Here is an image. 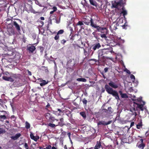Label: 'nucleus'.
I'll list each match as a JSON object with an SVG mask.
<instances>
[{
	"mask_svg": "<svg viewBox=\"0 0 149 149\" xmlns=\"http://www.w3.org/2000/svg\"><path fill=\"white\" fill-rule=\"evenodd\" d=\"M110 86L114 88H116L118 87V86L115 84L114 82L111 81L109 83V85L107 84L105 85L104 88L108 94L112 95L115 97L116 99L117 100H119L120 99L118 92L116 91L113 90Z\"/></svg>",
	"mask_w": 149,
	"mask_h": 149,
	"instance_id": "f257e3e1",
	"label": "nucleus"
},
{
	"mask_svg": "<svg viewBox=\"0 0 149 149\" xmlns=\"http://www.w3.org/2000/svg\"><path fill=\"white\" fill-rule=\"evenodd\" d=\"M99 18L97 15H95L91 17L86 16L83 19V22L86 25L90 26L93 29L96 24L95 22H99Z\"/></svg>",
	"mask_w": 149,
	"mask_h": 149,
	"instance_id": "f03ea898",
	"label": "nucleus"
},
{
	"mask_svg": "<svg viewBox=\"0 0 149 149\" xmlns=\"http://www.w3.org/2000/svg\"><path fill=\"white\" fill-rule=\"evenodd\" d=\"M93 29H96L97 31L100 32L102 33L100 35L101 38L105 39L107 38L106 35L108 33V32L106 28L101 27L96 24Z\"/></svg>",
	"mask_w": 149,
	"mask_h": 149,
	"instance_id": "7ed1b4c3",
	"label": "nucleus"
},
{
	"mask_svg": "<svg viewBox=\"0 0 149 149\" xmlns=\"http://www.w3.org/2000/svg\"><path fill=\"white\" fill-rule=\"evenodd\" d=\"M145 104V102L144 101H142V103L140 104L136 102H134V106L135 107L136 110H138V109H139L143 111L144 110L143 106Z\"/></svg>",
	"mask_w": 149,
	"mask_h": 149,
	"instance_id": "20e7f679",
	"label": "nucleus"
},
{
	"mask_svg": "<svg viewBox=\"0 0 149 149\" xmlns=\"http://www.w3.org/2000/svg\"><path fill=\"white\" fill-rule=\"evenodd\" d=\"M143 139H141L138 141L136 146L138 147L140 149H143L145 146V144L144 143Z\"/></svg>",
	"mask_w": 149,
	"mask_h": 149,
	"instance_id": "39448f33",
	"label": "nucleus"
},
{
	"mask_svg": "<svg viewBox=\"0 0 149 149\" xmlns=\"http://www.w3.org/2000/svg\"><path fill=\"white\" fill-rule=\"evenodd\" d=\"M99 2L101 4L102 2V0H96ZM90 3L91 5L97 8L98 6V5L95 0H89Z\"/></svg>",
	"mask_w": 149,
	"mask_h": 149,
	"instance_id": "423d86ee",
	"label": "nucleus"
},
{
	"mask_svg": "<svg viewBox=\"0 0 149 149\" xmlns=\"http://www.w3.org/2000/svg\"><path fill=\"white\" fill-rule=\"evenodd\" d=\"M112 122V121H109L107 122H106L104 121H101L98 122L97 123L98 125H106L109 124H110Z\"/></svg>",
	"mask_w": 149,
	"mask_h": 149,
	"instance_id": "0eeeda50",
	"label": "nucleus"
},
{
	"mask_svg": "<svg viewBox=\"0 0 149 149\" xmlns=\"http://www.w3.org/2000/svg\"><path fill=\"white\" fill-rule=\"evenodd\" d=\"M102 147V146L101 145V142L99 141H97L96 144L94 148H91L89 149H99L100 148Z\"/></svg>",
	"mask_w": 149,
	"mask_h": 149,
	"instance_id": "6e6552de",
	"label": "nucleus"
},
{
	"mask_svg": "<svg viewBox=\"0 0 149 149\" xmlns=\"http://www.w3.org/2000/svg\"><path fill=\"white\" fill-rule=\"evenodd\" d=\"M136 109L135 107H134L131 108L130 109V111L132 112L131 115H134V117L135 118L136 116L137 115L136 111Z\"/></svg>",
	"mask_w": 149,
	"mask_h": 149,
	"instance_id": "1a4fd4ad",
	"label": "nucleus"
},
{
	"mask_svg": "<svg viewBox=\"0 0 149 149\" xmlns=\"http://www.w3.org/2000/svg\"><path fill=\"white\" fill-rule=\"evenodd\" d=\"M101 47L100 44L99 43L94 44L92 45V49L94 51H95L97 49H99Z\"/></svg>",
	"mask_w": 149,
	"mask_h": 149,
	"instance_id": "9d476101",
	"label": "nucleus"
},
{
	"mask_svg": "<svg viewBox=\"0 0 149 149\" xmlns=\"http://www.w3.org/2000/svg\"><path fill=\"white\" fill-rule=\"evenodd\" d=\"M112 50H111L110 49H103L102 51V53L103 54H101V56H102L103 54H107L109 53H112V52H113Z\"/></svg>",
	"mask_w": 149,
	"mask_h": 149,
	"instance_id": "9b49d317",
	"label": "nucleus"
},
{
	"mask_svg": "<svg viewBox=\"0 0 149 149\" xmlns=\"http://www.w3.org/2000/svg\"><path fill=\"white\" fill-rule=\"evenodd\" d=\"M74 26V23L73 24H70L68 25V28L69 30L71 31V34L70 36L72 34V33L74 32L73 30V27Z\"/></svg>",
	"mask_w": 149,
	"mask_h": 149,
	"instance_id": "f8f14e48",
	"label": "nucleus"
},
{
	"mask_svg": "<svg viewBox=\"0 0 149 149\" xmlns=\"http://www.w3.org/2000/svg\"><path fill=\"white\" fill-rule=\"evenodd\" d=\"M121 97L123 98H127L128 97V96L126 93H123L121 91H119Z\"/></svg>",
	"mask_w": 149,
	"mask_h": 149,
	"instance_id": "ddd939ff",
	"label": "nucleus"
},
{
	"mask_svg": "<svg viewBox=\"0 0 149 149\" xmlns=\"http://www.w3.org/2000/svg\"><path fill=\"white\" fill-rule=\"evenodd\" d=\"M30 136L31 138L33 139L34 141H36L39 138V137L38 136H34L32 133H31L30 134Z\"/></svg>",
	"mask_w": 149,
	"mask_h": 149,
	"instance_id": "4468645a",
	"label": "nucleus"
},
{
	"mask_svg": "<svg viewBox=\"0 0 149 149\" xmlns=\"http://www.w3.org/2000/svg\"><path fill=\"white\" fill-rule=\"evenodd\" d=\"M13 24L18 31L19 32L21 30L19 26L16 22H13Z\"/></svg>",
	"mask_w": 149,
	"mask_h": 149,
	"instance_id": "2eb2a0df",
	"label": "nucleus"
},
{
	"mask_svg": "<svg viewBox=\"0 0 149 149\" xmlns=\"http://www.w3.org/2000/svg\"><path fill=\"white\" fill-rule=\"evenodd\" d=\"M136 125V128L138 129H140L141 128H142L143 125L142 120H140L139 121Z\"/></svg>",
	"mask_w": 149,
	"mask_h": 149,
	"instance_id": "dca6fc26",
	"label": "nucleus"
},
{
	"mask_svg": "<svg viewBox=\"0 0 149 149\" xmlns=\"http://www.w3.org/2000/svg\"><path fill=\"white\" fill-rule=\"evenodd\" d=\"M21 134L20 133H18L16 134L14 136H12L11 137V138L14 140H16L20 136Z\"/></svg>",
	"mask_w": 149,
	"mask_h": 149,
	"instance_id": "f3484780",
	"label": "nucleus"
},
{
	"mask_svg": "<svg viewBox=\"0 0 149 149\" xmlns=\"http://www.w3.org/2000/svg\"><path fill=\"white\" fill-rule=\"evenodd\" d=\"M28 49L31 52H32L35 50L36 47L33 46H29L28 47Z\"/></svg>",
	"mask_w": 149,
	"mask_h": 149,
	"instance_id": "a211bd4d",
	"label": "nucleus"
},
{
	"mask_svg": "<svg viewBox=\"0 0 149 149\" xmlns=\"http://www.w3.org/2000/svg\"><path fill=\"white\" fill-rule=\"evenodd\" d=\"M41 83L40 84V85L41 86H43L47 84L48 82V81H47L45 80L42 79L40 81Z\"/></svg>",
	"mask_w": 149,
	"mask_h": 149,
	"instance_id": "6ab92c4d",
	"label": "nucleus"
},
{
	"mask_svg": "<svg viewBox=\"0 0 149 149\" xmlns=\"http://www.w3.org/2000/svg\"><path fill=\"white\" fill-rule=\"evenodd\" d=\"M77 80L79 81H82L86 82V79L84 78H79L77 79Z\"/></svg>",
	"mask_w": 149,
	"mask_h": 149,
	"instance_id": "aec40b11",
	"label": "nucleus"
},
{
	"mask_svg": "<svg viewBox=\"0 0 149 149\" xmlns=\"http://www.w3.org/2000/svg\"><path fill=\"white\" fill-rule=\"evenodd\" d=\"M63 118H61L60 119V122H59L58 123V125H60V126H62L63 125Z\"/></svg>",
	"mask_w": 149,
	"mask_h": 149,
	"instance_id": "412c9836",
	"label": "nucleus"
},
{
	"mask_svg": "<svg viewBox=\"0 0 149 149\" xmlns=\"http://www.w3.org/2000/svg\"><path fill=\"white\" fill-rule=\"evenodd\" d=\"M112 6L114 8H118V5L117 2L115 1L113 3H112Z\"/></svg>",
	"mask_w": 149,
	"mask_h": 149,
	"instance_id": "4be33fe9",
	"label": "nucleus"
},
{
	"mask_svg": "<svg viewBox=\"0 0 149 149\" xmlns=\"http://www.w3.org/2000/svg\"><path fill=\"white\" fill-rule=\"evenodd\" d=\"M80 114L84 118H85L86 117V113L84 112H82L80 113Z\"/></svg>",
	"mask_w": 149,
	"mask_h": 149,
	"instance_id": "5701e85b",
	"label": "nucleus"
},
{
	"mask_svg": "<svg viewBox=\"0 0 149 149\" xmlns=\"http://www.w3.org/2000/svg\"><path fill=\"white\" fill-rule=\"evenodd\" d=\"M122 9L123 11L121 12V13L123 14L124 16H125L127 14V12L126 10H124V8L123 7L122 8Z\"/></svg>",
	"mask_w": 149,
	"mask_h": 149,
	"instance_id": "b1692460",
	"label": "nucleus"
},
{
	"mask_svg": "<svg viewBox=\"0 0 149 149\" xmlns=\"http://www.w3.org/2000/svg\"><path fill=\"white\" fill-rule=\"evenodd\" d=\"M108 113H111L113 112V110L111 107H109L108 108Z\"/></svg>",
	"mask_w": 149,
	"mask_h": 149,
	"instance_id": "393cba45",
	"label": "nucleus"
},
{
	"mask_svg": "<svg viewBox=\"0 0 149 149\" xmlns=\"http://www.w3.org/2000/svg\"><path fill=\"white\" fill-rule=\"evenodd\" d=\"M25 127L26 129H29L30 127V124L28 123L27 121L25 122Z\"/></svg>",
	"mask_w": 149,
	"mask_h": 149,
	"instance_id": "a878e982",
	"label": "nucleus"
},
{
	"mask_svg": "<svg viewBox=\"0 0 149 149\" xmlns=\"http://www.w3.org/2000/svg\"><path fill=\"white\" fill-rule=\"evenodd\" d=\"M142 97H140L138 98L137 99H135V100L136 101H138L139 102H141L142 103V101H143L142 100Z\"/></svg>",
	"mask_w": 149,
	"mask_h": 149,
	"instance_id": "bb28decb",
	"label": "nucleus"
},
{
	"mask_svg": "<svg viewBox=\"0 0 149 149\" xmlns=\"http://www.w3.org/2000/svg\"><path fill=\"white\" fill-rule=\"evenodd\" d=\"M97 31L96 30L94 32H93L92 33V35L94 36V37H95L96 38H97V36L96 33V32Z\"/></svg>",
	"mask_w": 149,
	"mask_h": 149,
	"instance_id": "cd10ccee",
	"label": "nucleus"
},
{
	"mask_svg": "<svg viewBox=\"0 0 149 149\" xmlns=\"http://www.w3.org/2000/svg\"><path fill=\"white\" fill-rule=\"evenodd\" d=\"M5 132V131L4 129L0 128V134L4 133Z\"/></svg>",
	"mask_w": 149,
	"mask_h": 149,
	"instance_id": "c85d7f7f",
	"label": "nucleus"
},
{
	"mask_svg": "<svg viewBox=\"0 0 149 149\" xmlns=\"http://www.w3.org/2000/svg\"><path fill=\"white\" fill-rule=\"evenodd\" d=\"M84 24L81 21H79L77 24H76V26L77 25H80V26H81L82 25H83Z\"/></svg>",
	"mask_w": 149,
	"mask_h": 149,
	"instance_id": "c756f323",
	"label": "nucleus"
},
{
	"mask_svg": "<svg viewBox=\"0 0 149 149\" xmlns=\"http://www.w3.org/2000/svg\"><path fill=\"white\" fill-rule=\"evenodd\" d=\"M48 125L52 127H54L55 126V124H52L51 123H49Z\"/></svg>",
	"mask_w": 149,
	"mask_h": 149,
	"instance_id": "7c9ffc66",
	"label": "nucleus"
},
{
	"mask_svg": "<svg viewBox=\"0 0 149 149\" xmlns=\"http://www.w3.org/2000/svg\"><path fill=\"white\" fill-rule=\"evenodd\" d=\"M9 78V77H8L6 76H3L2 77V78L4 80L7 81H8Z\"/></svg>",
	"mask_w": 149,
	"mask_h": 149,
	"instance_id": "2f4dec72",
	"label": "nucleus"
},
{
	"mask_svg": "<svg viewBox=\"0 0 149 149\" xmlns=\"http://www.w3.org/2000/svg\"><path fill=\"white\" fill-rule=\"evenodd\" d=\"M130 77L131 79H133V81H135V77L134 75L132 74H131L130 76Z\"/></svg>",
	"mask_w": 149,
	"mask_h": 149,
	"instance_id": "473e14b6",
	"label": "nucleus"
},
{
	"mask_svg": "<svg viewBox=\"0 0 149 149\" xmlns=\"http://www.w3.org/2000/svg\"><path fill=\"white\" fill-rule=\"evenodd\" d=\"M0 118L5 120L6 119V116L5 115L0 116Z\"/></svg>",
	"mask_w": 149,
	"mask_h": 149,
	"instance_id": "72a5a7b5",
	"label": "nucleus"
},
{
	"mask_svg": "<svg viewBox=\"0 0 149 149\" xmlns=\"http://www.w3.org/2000/svg\"><path fill=\"white\" fill-rule=\"evenodd\" d=\"M49 119L50 120H51L52 122L53 121H54L55 120H56L57 121H58V120L57 119H54V117H50L49 118Z\"/></svg>",
	"mask_w": 149,
	"mask_h": 149,
	"instance_id": "f704fd0d",
	"label": "nucleus"
},
{
	"mask_svg": "<svg viewBox=\"0 0 149 149\" xmlns=\"http://www.w3.org/2000/svg\"><path fill=\"white\" fill-rule=\"evenodd\" d=\"M87 102V100L85 98H84L83 99V103L84 104H86Z\"/></svg>",
	"mask_w": 149,
	"mask_h": 149,
	"instance_id": "c9c22d12",
	"label": "nucleus"
},
{
	"mask_svg": "<svg viewBox=\"0 0 149 149\" xmlns=\"http://www.w3.org/2000/svg\"><path fill=\"white\" fill-rule=\"evenodd\" d=\"M63 30H59L57 34H62L63 32Z\"/></svg>",
	"mask_w": 149,
	"mask_h": 149,
	"instance_id": "e433bc0d",
	"label": "nucleus"
},
{
	"mask_svg": "<svg viewBox=\"0 0 149 149\" xmlns=\"http://www.w3.org/2000/svg\"><path fill=\"white\" fill-rule=\"evenodd\" d=\"M8 81L11 82H13L14 81V79L12 78L11 77H10L9 78Z\"/></svg>",
	"mask_w": 149,
	"mask_h": 149,
	"instance_id": "4c0bfd02",
	"label": "nucleus"
},
{
	"mask_svg": "<svg viewBox=\"0 0 149 149\" xmlns=\"http://www.w3.org/2000/svg\"><path fill=\"white\" fill-rule=\"evenodd\" d=\"M59 38V36L58 35V34L55 36L54 37V39L56 40H57Z\"/></svg>",
	"mask_w": 149,
	"mask_h": 149,
	"instance_id": "58836bf2",
	"label": "nucleus"
},
{
	"mask_svg": "<svg viewBox=\"0 0 149 149\" xmlns=\"http://www.w3.org/2000/svg\"><path fill=\"white\" fill-rule=\"evenodd\" d=\"M24 146L25 148H26V149H27V148H29L28 146V145L26 143H25L24 144Z\"/></svg>",
	"mask_w": 149,
	"mask_h": 149,
	"instance_id": "ea45409f",
	"label": "nucleus"
},
{
	"mask_svg": "<svg viewBox=\"0 0 149 149\" xmlns=\"http://www.w3.org/2000/svg\"><path fill=\"white\" fill-rule=\"evenodd\" d=\"M108 69H109L108 68L106 67V68H105L104 69V70L105 72H107L108 71Z\"/></svg>",
	"mask_w": 149,
	"mask_h": 149,
	"instance_id": "a19ab883",
	"label": "nucleus"
},
{
	"mask_svg": "<svg viewBox=\"0 0 149 149\" xmlns=\"http://www.w3.org/2000/svg\"><path fill=\"white\" fill-rule=\"evenodd\" d=\"M125 71L127 73L129 74H130V72L129 70H128L127 69H125Z\"/></svg>",
	"mask_w": 149,
	"mask_h": 149,
	"instance_id": "79ce46f5",
	"label": "nucleus"
},
{
	"mask_svg": "<svg viewBox=\"0 0 149 149\" xmlns=\"http://www.w3.org/2000/svg\"><path fill=\"white\" fill-rule=\"evenodd\" d=\"M134 122H132L131 123L130 125V127H132V126H133L134 125Z\"/></svg>",
	"mask_w": 149,
	"mask_h": 149,
	"instance_id": "37998d69",
	"label": "nucleus"
},
{
	"mask_svg": "<svg viewBox=\"0 0 149 149\" xmlns=\"http://www.w3.org/2000/svg\"><path fill=\"white\" fill-rule=\"evenodd\" d=\"M46 149H51V146L49 145L47 147H46Z\"/></svg>",
	"mask_w": 149,
	"mask_h": 149,
	"instance_id": "c03bdc74",
	"label": "nucleus"
},
{
	"mask_svg": "<svg viewBox=\"0 0 149 149\" xmlns=\"http://www.w3.org/2000/svg\"><path fill=\"white\" fill-rule=\"evenodd\" d=\"M3 74L6 75H8L9 74V73L8 72H5L3 73Z\"/></svg>",
	"mask_w": 149,
	"mask_h": 149,
	"instance_id": "a18cd8bd",
	"label": "nucleus"
},
{
	"mask_svg": "<svg viewBox=\"0 0 149 149\" xmlns=\"http://www.w3.org/2000/svg\"><path fill=\"white\" fill-rule=\"evenodd\" d=\"M52 9H53V10H54V12L56 11L57 10V8L56 7H54L53 8H52Z\"/></svg>",
	"mask_w": 149,
	"mask_h": 149,
	"instance_id": "49530a36",
	"label": "nucleus"
},
{
	"mask_svg": "<svg viewBox=\"0 0 149 149\" xmlns=\"http://www.w3.org/2000/svg\"><path fill=\"white\" fill-rule=\"evenodd\" d=\"M117 3L118 6L121 5V3L120 1L117 2Z\"/></svg>",
	"mask_w": 149,
	"mask_h": 149,
	"instance_id": "de8ad7c7",
	"label": "nucleus"
},
{
	"mask_svg": "<svg viewBox=\"0 0 149 149\" xmlns=\"http://www.w3.org/2000/svg\"><path fill=\"white\" fill-rule=\"evenodd\" d=\"M11 118L12 119H14L13 120L14 121H15V117L14 116H11Z\"/></svg>",
	"mask_w": 149,
	"mask_h": 149,
	"instance_id": "09e8293b",
	"label": "nucleus"
},
{
	"mask_svg": "<svg viewBox=\"0 0 149 149\" xmlns=\"http://www.w3.org/2000/svg\"><path fill=\"white\" fill-rule=\"evenodd\" d=\"M27 71H28V74L29 75H31V72L30 71H29L28 70H27Z\"/></svg>",
	"mask_w": 149,
	"mask_h": 149,
	"instance_id": "8fccbe9b",
	"label": "nucleus"
},
{
	"mask_svg": "<svg viewBox=\"0 0 149 149\" xmlns=\"http://www.w3.org/2000/svg\"><path fill=\"white\" fill-rule=\"evenodd\" d=\"M54 114H56L58 116V115H60V114H59V113H58L57 114H56V111H54Z\"/></svg>",
	"mask_w": 149,
	"mask_h": 149,
	"instance_id": "3c124183",
	"label": "nucleus"
},
{
	"mask_svg": "<svg viewBox=\"0 0 149 149\" xmlns=\"http://www.w3.org/2000/svg\"><path fill=\"white\" fill-rule=\"evenodd\" d=\"M104 111L105 112H106V113H108V109H104Z\"/></svg>",
	"mask_w": 149,
	"mask_h": 149,
	"instance_id": "603ef678",
	"label": "nucleus"
},
{
	"mask_svg": "<svg viewBox=\"0 0 149 149\" xmlns=\"http://www.w3.org/2000/svg\"><path fill=\"white\" fill-rule=\"evenodd\" d=\"M40 19L41 20H44L45 19V18L43 17H41L40 18Z\"/></svg>",
	"mask_w": 149,
	"mask_h": 149,
	"instance_id": "864d4df0",
	"label": "nucleus"
},
{
	"mask_svg": "<svg viewBox=\"0 0 149 149\" xmlns=\"http://www.w3.org/2000/svg\"><path fill=\"white\" fill-rule=\"evenodd\" d=\"M101 74L103 75V77L104 78V79H105L106 78V77L105 76V75H104V74L103 73H101Z\"/></svg>",
	"mask_w": 149,
	"mask_h": 149,
	"instance_id": "5fc2aeb1",
	"label": "nucleus"
},
{
	"mask_svg": "<svg viewBox=\"0 0 149 149\" xmlns=\"http://www.w3.org/2000/svg\"><path fill=\"white\" fill-rule=\"evenodd\" d=\"M52 149H57V148L55 147L54 146H53L52 148Z\"/></svg>",
	"mask_w": 149,
	"mask_h": 149,
	"instance_id": "6e6d98bb",
	"label": "nucleus"
},
{
	"mask_svg": "<svg viewBox=\"0 0 149 149\" xmlns=\"http://www.w3.org/2000/svg\"><path fill=\"white\" fill-rule=\"evenodd\" d=\"M54 12V10H53V11H51L50 12V14H53Z\"/></svg>",
	"mask_w": 149,
	"mask_h": 149,
	"instance_id": "4d7b16f0",
	"label": "nucleus"
},
{
	"mask_svg": "<svg viewBox=\"0 0 149 149\" xmlns=\"http://www.w3.org/2000/svg\"><path fill=\"white\" fill-rule=\"evenodd\" d=\"M58 111L60 112H62V111L60 109H57Z\"/></svg>",
	"mask_w": 149,
	"mask_h": 149,
	"instance_id": "13d9d810",
	"label": "nucleus"
},
{
	"mask_svg": "<svg viewBox=\"0 0 149 149\" xmlns=\"http://www.w3.org/2000/svg\"><path fill=\"white\" fill-rule=\"evenodd\" d=\"M40 23L41 24H42V25H43L44 24V22L42 21H40Z\"/></svg>",
	"mask_w": 149,
	"mask_h": 149,
	"instance_id": "bf43d9fd",
	"label": "nucleus"
},
{
	"mask_svg": "<svg viewBox=\"0 0 149 149\" xmlns=\"http://www.w3.org/2000/svg\"><path fill=\"white\" fill-rule=\"evenodd\" d=\"M105 90L103 88L102 89V92H104Z\"/></svg>",
	"mask_w": 149,
	"mask_h": 149,
	"instance_id": "052dcab7",
	"label": "nucleus"
},
{
	"mask_svg": "<svg viewBox=\"0 0 149 149\" xmlns=\"http://www.w3.org/2000/svg\"><path fill=\"white\" fill-rule=\"evenodd\" d=\"M49 106H50V104H49V103H48V104H47V105L46 107H49Z\"/></svg>",
	"mask_w": 149,
	"mask_h": 149,
	"instance_id": "680f3d73",
	"label": "nucleus"
},
{
	"mask_svg": "<svg viewBox=\"0 0 149 149\" xmlns=\"http://www.w3.org/2000/svg\"><path fill=\"white\" fill-rule=\"evenodd\" d=\"M78 41H79L81 43H82V42L81 40H79Z\"/></svg>",
	"mask_w": 149,
	"mask_h": 149,
	"instance_id": "e2e57ef3",
	"label": "nucleus"
},
{
	"mask_svg": "<svg viewBox=\"0 0 149 149\" xmlns=\"http://www.w3.org/2000/svg\"><path fill=\"white\" fill-rule=\"evenodd\" d=\"M95 60H96L95 59H91L90 60V61H91V60H94V61H95Z\"/></svg>",
	"mask_w": 149,
	"mask_h": 149,
	"instance_id": "0e129e2a",
	"label": "nucleus"
},
{
	"mask_svg": "<svg viewBox=\"0 0 149 149\" xmlns=\"http://www.w3.org/2000/svg\"><path fill=\"white\" fill-rule=\"evenodd\" d=\"M32 12H33V13H36V12H35V10H32Z\"/></svg>",
	"mask_w": 149,
	"mask_h": 149,
	"instance_id": "69168bd1",
	"label": "nucleus"
},
{
	"mask_svg": "<svg viewBox=\"0 0 149 149\" xmlns=\"http://www.w3.org/2000/svg\"><path fill=\"white\" fill-rule=\"evenodd\" d=\"M84 49V53H85L86 52L87 53V52L86 51L85 49Z\"/></svg>",
	"mask_w": 149,
	"mask_h": 149,
	"instance_id": "338daca9",
	"label": "nucleus"
},
{
	"mask_svg": "<svg viewBox=\"0 0 149 149\" xmlns=\"http://www.w3.org/2000/svg\"><path fill=\"white\" fill-rule=\"evenodd\" d=\"M102 149H106L105 148H103L102 146Z\"/></svg>",
	"mask_w": 149,
	"mask_h": 149,
	"instance_id": "774afa93",
	"label": "nucleus"
}]
</instances>
